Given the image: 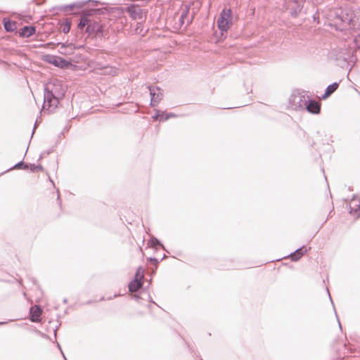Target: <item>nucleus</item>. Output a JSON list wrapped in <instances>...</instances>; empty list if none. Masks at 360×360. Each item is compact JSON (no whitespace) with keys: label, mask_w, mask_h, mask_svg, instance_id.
<instances>
[{"label":"nucleus","mask_w":360,"mask_h":360,"mask_svg":"<svg viewBox=\"0 0 360 360\" xmlns=\"http://www.w3.org/2000/svg\"><path fill=\"white\" fill-rule=\"evenodd\" d=\"M327 15L329 25L334 27L336 30L355 29L359 25V18L352 11L334 8L329 10Z\"/></svg>","instance_id":"nucleus-1"},{"label":"nucleus","mask_w":360,"mask_h":360,"mask_svg":"<svg viewBox=\"0 0 360 360\" xmlns=\"http://www.w3.org/2000/svg\"><path fill=\"white\" fill-rule=\"evenodd\" d=\"M65 96V90L59 81L49 82L44 86L43 109L53 111Z\"/></svg>","instance_id":"nucleus-2"},{"label":"nucleus","mask_w":360,"mask_h":360,"mask_svg":"<svg viewBox=\"0 0 360 360\" xmlns=\"http://www.w3.org/2000/svg\"><path fill=\"white\" fill-rule=\"evenodd\" d=\"M332 55L337 61L338 65L341 68H347L350 62H353V56L350 51L345 49H340L332 51Z\"/></svg>","instance_id":"nucleus-3"},{"label":"nucleus","mask_w":360,"mask_h":360,"mask_svg":"<svg viewBox=\"0 0 360 360\" xmlns=\"http://www.w3.org/2000/svg\"><path fill=\"white\" fill-rule=\"evenodd\" d=\"M232 25V11L224 8L217 20V27L221 32H226Z\"/></svg>","instance_id":"nucleus-4"},{"label":"nucleus","mask_w":360,"mask_h":360,"mask_svg":"<svg viewBox=\"0 0 360 360\" xmlns=\"http://www.w3.org/2000/svg\"><path fill=\"white\" fill-rule=\"evenodd\" d=\"M309 96L303 94L299 91L295 92L292 94L289 98V103L291 108L295 110H304L305 105L307 103V99Z\"/></svg>","instance_id":"nucleus-5"},{"label":"nucleus","mask_w":360,"mask_h":360,"mask_svg":"<svg viewBox=\"0 0 360 360\" xmlns=\"http://www.w3.org/2000/svg\"><path fill=\"white\" fill-rule=\"evenodd\" d=\"M44 61L61 69H68L73 66L71 61L67 60L63 58L54 55H46Z\"/></svg>","instance_id":"nucleus-6"},{"label":"nucleus","mask_w":360,"mask_h":360,"mask_svg":"<svg viewBox=\"0 0 360 360\" xmlns=\"http://www.w3.org/2000/svg\"><path fill=\"white\" fill-rule=\"evenodd\" d=\"M305 1L298 0H285L286 8L290 11L291 17L296 18L303 8V4Z\"/></svg>","instance_id":"nucleus-7"},{"label":"nucleus","mask_w":360,"mask_h":360,"mask_svg":"<svg viewBox=\"0 0 360 360\" xmlns=\"http://www.w3.org/2000/svg\"><path fill=\"white\" fill-rule=\"evenodd\" d=\"M85 32L89 35L94 34L97 37H101L103 35V26L98 22L92 21L89 18Z\"/></svg>","instance_id":"nucleus-8"},{"label":"nucleus","mask_w":360,"mask_h":360,"mask_svg":"<svg viewBox=\"0 0 360 360\" xmlns=\"http://www.w3.org/2000/svg\"><path fill=\"white\" fill-rule=\"evenodd\" d=\"M148 89L150 91V105L153 107L158 105L163 98L162 89L159 86L152 85L148 86Z\"/></svg>","instance_id":"nucleus-9"},{"label":"nucleus","mask_w":360,"mask_h":360,"mask_svg":"<svg viewBox=\"0 0 360 360\" xmlns=\"http://www.w3.org/2000/svg\"><path fill=\"white\" fill-rule=\"evenodd\" d=\"M191 5H193V3L183 5L181 6V15L179 17V22H180L181 26H182L185 24L186 20V25H190L193 22L194 15L193 14L190 18H188V14L190 13V8H191Z\"/></svg>","instance_id":"nucleus-10"},{"label":"nucleus","mask_w":360,"mask_h":360,"mask_svg":"<svg viewBox=\"0 0 360 360\" xmlns=\"http://www.w3.org/2000/svg\"><path fill=\"white\" fill-rule=\"evenodd\" d=\"M123 8L124 12H127L131 19L141 20L143 18V9L140 8L139 5L131 4L129 6Z\"/></svg>","instance_id":"nucleus-11"},{"label":"nucleus","mask_w":360,"mask_h":360,"mask_svg":"<svg viewBox=\"0 0 360 360\" xmlns=\"http://www.w3.org/2000/svg\"><path fill=\"white\" fill-rule=\"evenodd\" d=\"M304 110L311 114L318 115L321 112V103L318 101L310 98L307 99Z\"/></svg>","instance_id":"nucleus-12"},{"label":"nucleus","mask_w":360,"mask_h":360,"mask_svg":"<svg viewBox=\"0 0 360 360\" xmlns=\"http://www.w3.org/2000/svg\"><path fill=\"white\" fill-rule=\"evenodd\" d=\"M58 46H60V49L59 50V53L63 55H71L74 53V51L76 49H79V47H76V45L72 42H65V43H58Z\"/></svg>","instance_id":"nucleus-13"},{"label":"nucleus","mask_w":360,"mask_h":360,"mask_svg":"<svg viewBox=\"0 0 360 360\" xmlns=\"http://www.w3.org/2000/svg\"><path fill=\"white\" fill-rule=\"evenodd\" d=\"M143 278L144 274H142L140 275L139 278H134L131 281L128 285L129 290L130 292H136L141 288L143 285Z\"/></svg>","instance_id":"nucleus-14"},{"label":"nucleus","mask_w":360,"mask_h":360,"mask_svg":"<svg viewBox=\"0 0 360 360\" xmlns=\"http://www.w3.org/2000/svg\"><path fill=\"white\" fill-rule=\"evenodd\" d=\"M30 320L34 323H39L41 321V314L42 309L40 306L34 305L30 308Z\"/></svg>","instance_id":"nucleus-15"},{"label":"nucleus","mask_w":360,"mask_h":360,"mask_svg":"<svg viewBox=\"0 0 360 360\" xmlns=\"http://www.w3.org/2000/svg\"><path fill=\"white\" fill-rule=\"evenodd\" d=\"M94 13L101 15V14H110L111 13L114 12H120V13H124V8L123 7H111V8H107V7H102V8H98L94 10Z\"/></svg>","instance_id":"nucleus-16"},{"label":"nucleus","mask_w":360,"mask_h":360,"mask_svg":"<svg viewBox=\"0 0 360 360\" xmlns=\"http://www.w3.org/2000/svg\"><path fill=\"white\" fill-rule=\"evenodd\" d=\"M307 249L304 246H302L297 248L293 252L289 255L291 260L293 262L298 261L305 253H307Z\"/></svg>","instance_id":"nucleus-17"},{"label":"nucleus","mask_w":360,"mask_h":360,"mask_svg":"<svg viewBox=\"0 0 360 360\" xmlns=\"http://www.w3.org/2000/svg\"><path fill=\"white\" fill-rule=\"evenodd\" d=\"M35 31L34 26L25 25L20 30L19 34L22 37H30L35 33Z\"/></svg>","instance_id":"nucleus-18"},{"label":"nucleus","mask_w":360,"mask_h":360,"mask_svg":"<svg viewBox=\"0 0 360 360\" xmlns=\"http://www.w3.org/2000/svg\"><path fill=\"white\" fill-rule=\"evenodd\" d=\"M339 83L334 82L333 84H329L324 94L321 96L322 99H326L328 98L332 94H333L338 88Z\"/></svg>","instance_id":"nucleus-19"},{"label":"nucleus","mask_w":360,"mask_h":360,"mask_svg":"<svg viewBox=\"0 0 360 360\" xmlns=\"http://www.w3.org/2000/svg\"><path fill=\"white\" fill-rule=\"evenodd\" d=\"M4 27L6 32H13L16 30L17 26L15 22L11 20L10 19H3Z\"/></svg>","instance_id":"nucleus-20"},{"label":"nucleus","mask_w":360,"mask_h":360,"mask_svg":"<svg viewBox=\"0 0 360 360\" xmlns=\"http://www.w3.org/2000/svg\"><path fill=\"white\" fill-rule=\"evenodd\" d=\"M28 167H29V164H27V163L24 162L22 160H21V161L18 162V163H16L13 167L8 169L5 172H2L1 174L6 173L13 169H28Z\"/></svg>","instance_id":"nucleus-21"},{"label":"nucleus","mask_w":360,"mask_h":360,"mask_svg":"<svg viewBox=\"0 0 360 360\" xmlns=\"http://www.w3.org/2000/svg\"><path fill=\"white\" fill-rule=\"evenodd\" d=\"M88 22L89 17L87 15H83L79 20V22L77 25V27L79 30H83L85 27H86Z\"/></svg>","instance_id":"nucleus-22"},{"label":"nucleus","mask_w":360,"mask_h":360,"mask_svg":"<svg viewBox=\"0 0 360 360\" xmlns=\"http://www.w3.org/2000/svg\"><path fill=\"white\" fill-rule=\"evenodd\" d=\"M148 243L153 248H155L156 246H160V247H161L162 249L166 250L165 246L161 243V241L156 238H154V237L151 238Z\"/></svg>","instance_id":"nucleus-23"},{"label":"nucleus","mask_w":360,"mask_h":360,"mask_svg":"<svg viewBox=\"0 0 360 360\" xmlns=\"http://www.w3.org/2000/svg\"><path fill=\"white\" fill-rule=\"evenodd\" d=\"M62 31L63 33L66 34L68 33L70 30L71 27V22L68 20H66L65 22H63L61 25Z\"/></svg>","instance_id":"nucleus-24"},{"label":"nucleus","mask_w":360,"mask_h":360,"mask_svg":"<svg viewBox=\"0 0 360 360\" xmlns=\"http://www.w3.org/2000/svg\"><path fill=\"white\" fill-rule=\"evenodd\" d=\"M176 115L173 112H166L164 111V114H162V116L160 118V121H167L169 118L176 117Z\"/></svg>","instance_id":"nucleus-25"},{"label":"nucleus","mask_w":360,"mask_h":360,"mask_svg":"<svg viewBox=\"0 0 360 360\" xmlns=\"http://www.w3.org/2000/svg\"><path fill=\"white\" fill-rule=\"evenodd\" d=\"M75 8V6L74 3L68 5H64L60 7H59V9L61 11H73Z\"/></svg>","instance_id":"nucleus-26"},{"label":"nucleus","mask_w":360,"mask_h":360,"mask_svg":"<svg viewBox=\"0 0 360 360\" xmlns=\"http://www.w3.org/2000/svg\"><path fill=\"white\" fill-rule=\"evenodd\" d=\"M91 0H86V1H80L75 2L74 4L75 6V8L80 9V8H83Z\"/></svg>","instance_id":"nucleus-27"},{"label":"nucleus","mask_w":360,"mask_h":360,"mask_svg":"<svg viewBox=\"0 0 360 360\" xmlns=\"http://www.w3.org/2000/svg\"><path fill=\"white\" fill-rule=\"evenodd\" d=\"M154 111L155 112V115L152 117V118L154 120H159L160 117L162 116V114H164V111L158 110V109H154Z\"/></svg>","instance_id":"nucleus-28"},{"label":"nucleus","mask_w":360,"mask_h":360,"mask_svg":"<svg viewBox=\"0 0 360 360\" xmlns=\"http://www.w3.org/2000/svg\"><path fill=\"white\" fill-rule=\"evenodd\" d=\"M29 167H30V170L32 172H34L35 170H38V171H43L44 170V167H43V166L41 165H34L30 164Z\"/></svg>","instance_id":"nucleus-29"},{"label":"nucleus","mask_w":360,"mask_h":360,"mask_svg":"<svg viewBox=\"0 0 360 360\" xmlns=\"http://www.w3.org/2000/svg\"><path fill=\"white\" fill-rule=\"evenodd\" d=\"M89 2H91L93 4V6H98V5H103L106 4L105 2H101L97 0H91Z\"/></svg>","instance_id":"nucleus-30"},{"label":"nucleus","mask_w":360,"mask_h":360,"mask_svg":"<svg viewBox=\"0 0 360 360\" xmlns=\"http://www.w3.org/2000/svg\"><path fill=\"white\" fill-rule=\"evenodd\" d=\"M141 267L138 268V269L136 271V274H135V276H134V278H140V275L143 274V272L141 273Z\"/></svg>","instance_id":"nucleus-31"},{"label":"nucleus","mask_w":360,"mask_h":360,"mask_svg":"<svg viewBox=\"0 0 360 360\" xmlns=\"http://www.w3.org/2000/svg\"><path fill=\"white\" fill-rule=\"evenodd\" d=\"M149 260L153 262L155 265H158L160 262V260H158L157 258L155 257H150L149 258Z\"/></svg>","instance_id":"nucleus-32"},{"label":"nucleus","mask_w":360,"mask_h":360,"mask_svg":"<svg viewBox=\"0 0 360 360\" xmlns=\"http://www.w3.org/2000/svg\"><path fill=\"white\" fill-rule=\"evenodd\" d=\"M354 42L356 43V46L360 49V34L355 37Z\"/></svg>","instance_id":"nucleus-33"},{"label":"nucleus","mask_w":360,"mask_h":360,"mask_svg":"<svg viewBox=\"0 0 360 360\" xmlns=\"http://www.w3.org/2000/svg\"><path fill=\"white\" fill-rule=\"evenodd\" d=\"M314 21L316 22L317 23H319V13H316L313 15Z\"/></svg>","instance_id":"nucleus-34"},{"label":"nucleus","mask_w":360,"mask_h":360,"mask_svg":"<svg viewBox=\"0 0 360 360\" xmlns=\"http://www.w3.org/2000/svg\"><path fill=\"white\" fill-rule=\"evenodd\" d=\"M52 151H53V150L51 149V150H46V151L43 152V153H41V155H40V157H39V160L41 159V158H43V156H44L45 154H46V155H49L50 153H52Z\"/></svg>","instance_id":"nucleus-35"},{"label":"nucleus","mask_w":360,"mask_h":360,"mask_svg":"<svg viewBox=\"0 0 360 360\" xmlns=\"http://www.w3.org/2000/svg\"><path fill=\"white\" fill-rule=\"evenodd\" d=\"M358 208H353L351 205H349V213L354 214L358 212Z\"/></svg>","instance_id":"nucleus-36"},{"label":"nucleus","mask_w":360,"mask_h":360,"mask_svg":"<svg viewBox=\"0 0 360 360\" xmlns=\"http://www.w3.org/2000/svg\"><path fill=\"white\" fill-rule=\"evenodd\" d=\"M57 200L58 202V205L61 206V200L60 199V192L58 189L57 190Z\"/></svg>","instance_id":"nucleus-37"},{"label":"nucleus","mask_w":360,"mask_h":360,"mask_svg":"<svg viewBox=\"0 0 360 360\" xmlns=\"http://www.w3.org/2000/svg\"><path fill=\"white\" fill-rule=\"evenodd\" d=\"M132 297L135 300H139L141 299V297L136 294L133 295Z\"/></svg>","instance_id":"nucleus-38"},{"label":"nucleus","mask_w":360,"mask_h":360,"mask_svg":"<svg viewBox=\"0 0 360 360\" xmlns=\"http://www.w3.org/2000/svg\"><path fill=\"white\" fill-rule=\"evenodd\" d=\"M57 347L60 349L63 356H64V354H63V350L61 349V347H60V344L58 342H57Z\"/></svg>","instance_id":"nucleus-39"},{"label":"nucleus","mask_w":360,"mask_h":360,"mask_svg":"<svg viewBox=\"0 0 360 360\" xmlns=\"http://www.w3.org/2000/svg\"><path fill=\"white\" fill-rule=\"evenodd\" d=\"M58 329V326H56V328L53 330L55 338H56Z\"/></svg>","instance_id":"nucleus-40"},{"label":"nucleus","mask_w":360,"mask_h":360,"mask_svg":"<svg viewBox=\"0 0 360 360\" xmlns=\"http://www.w3.org/2000/svg\"><path fill=\"white\" fill-rule=\"evenodd\" d=\"M37 120H36V122H35V124H34V129H32V136L33 135V134L34 132V130H35V128L37 127Z\"/></svg>","instance_id":"nucleus-41"},{"label":"nucleus","mask_w":360,"mask_h":360,"mask_svg":"<svg viewBox=\"0 0 360 360\" xmlns=\"http://www.w3.org/2000/svg\"><path fill=\"white\" fill-rule=\"evenodd\" d=\"M330 142H333V141L331 140V138H329L327 141H326V143L327 144H329Z\"/></svg>","instance_id":"nucleus-42"},{"label":"nucleus","mask_w":360,"mask_h":360,"mask_svg":"<svg viewBox=\"0 0 360 360\" xmlns=\"http://www.w3.org/2000/svg\"><path fill=\"white\" fill-rule=\"evenodd\" d=\"M6 323H7L6 321H0V326L4 325V324H6Z\"/></svg>","instance_id":"nucleus-43"},{"label":"nucleus","mask_w":360,"mask_h":360,"mask_svg":"<svg viewBox=\"0 0 360 360\" xmlns=\"http://www.w3.org/2000/svg\"><path fill=\"white\" fill-rule=\"evenodd\" d=\"M328 295H329V297H330V300L331 301L332 304H333V300H332V298L330 297V295L329 293V291L328 290Z\"/></svg>","instance_id":"nucleus-44"},{"label":"nucleus","mask_w":360,"mask_h":360,"mask_svg":"<svg viewBox=\"0 0 360 360\" xmlns=\"http://www.w3.org/2000/svg\"><path fill=\"white\" fill-rule=\"evenodd\" d=\"M76 47H79V49H81V48H83L84 46L83 45H79V46H76Z\"/></svg>","instance_id":"nucleus-45"},{"label":"nucleus","mask_w":360,"mask_h":360,"mask_svg":"<svg viewBox=\"0 0 360 360\" xmlns=\"http://www.w3.org/2000/svg\"><path fill=\"white\" fill-rule=\"evenodd\" d=\"M149 298H150V302H151L152 303H155V302L152 300V298L149 296Z\"/></svg>","instance_id":"nucleus-46"},{"label":"nucleus","mask_w":360,"mask_h":360,"mask_svg":"<svg viewBox=\"0 0 360 360\" xmlns=\"http://www.w3.org/2000/svg\"><path fill=\"white\" fill-rule=\"evenodd\" d=\"M91 302H91V300H89V301H87L85 304H91Z\"/></svg>","instance_id":"nucleus-47"},{"label":"nucleus","mask_w":360,"mask_h":360,"mask_svg":"<svg viewBox=\"0 0 360 360\" xmlns=\"http://www.w3.org/2000/svg\"><path fill=\"white\" fill-rule=\"evenodd\" d=\"M165 258H166V255H163V257H162V258L160 259V261H162V260L163 259H165Z\"/></svg>","instance_id":"nucleus-48"},{"label":"nucleus","mask_w":360,"mask_h":360,"mask_svg":"<svg viewBox=\"0 0 360 360\" xmlns=\"http://www.w3.org/2000/svg\"><path fill=\"white\" fill-rule=\"evenodd\" d=\"M67 302H68L67 299H64V300H63V302H64V303H67Z\"/></svg>","instance_id":"nucleus-49"},{"label":"nucleus","mask_w":360,"mask_h":360,"mask_svg":"<svg viewBox=\"0 0 360 360\" xmlns=\"http://www.w3.org/2000/svg\"><path fill=\"white\" fill-rule=\"evenodd\" d=\"M338 323H339V326H340V328H342V326H341V323H340V321H338Z\"/></svg>","instance_id":"nucleus-50"},{"label":"nucleus","mask_w":360,"mask_h":360,"mask_svg":"<svg viewBox=\"0 0 360 360\" xmlns=\"http://www.w3.org/2000/svg\"><path fill=\"white\" fill-rule=\"evenodd\" d=\"M101 301L102 300H104V297H102L101 299H100Z\"/></svg>","instance_id":"nucleus-51"},{"label":"nucleus","mask_w":360,"mask_h":360,"mask_svg":"<svg viewBox=\"0 0 360 360\" xmlns=\"http://www.w3.org/2000/svg\"><path fill=\"white\" fill-rule=\"evenodd\" d=\"M117 296H120V295H117V294H115V295H114V297H117Z\"/></svg>","instance_id":"nucleus-52"},{"label":"nucleus","mask_w":360,"mask_h":360,"mask_svg":"<svg viewBox=\"0 0 360 360\" xmlns=\"http://www.w3.org/2000/svg\"><path fill=\"white\" fill-rule=\"evenodd\" d=\"M50 181H51L53 183V184H54L53 181H52V179H50Z\"/></svg>","instance_id":"nucleus-53"},{"label":"nucleus","mask_w":360,"mask_h":360,"mask_svg":"<svg viewBox=\"0 0 360 360\" xmlns=\"http://www.w3.org/2000/svg\"><path fill=\"white\" fill-rule=\"evenodd\" d=\"M63 358L65 359V360H67V359L65 358V356H64Z\"/></svg>","instance_id":"nucleus-54"},{"label":"nucleus","mask_w":360,"mask_h":360,"mask_svg":"<svg viewBox=\"0 0 360 360\" xmlns=\"http://www.w3.org/2000/svg\"><path fill=\"white\" fill-rule=\"evenodd\" d=\"M63 358L65 359V360H67V359L65 358V356H64Z\"/></svg>","instance_id":"nucleus-55"}]
</instances>
